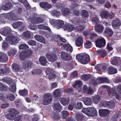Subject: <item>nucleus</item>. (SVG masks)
Instances as JSON below:
<instances>
[{"label":"nucleus","instance_id":"55","mask_svg":"<svg viewBox=\"0 0 121 121\" xmlns=\"http://www.w3.org/2000/svg\"><path fill=\"white\" fill-rule=\"evenodd\" d=\"M19 49H25L29 48V46L26 44H20L19 46Z\"/></svg>","mask_w":121,"mask_h":121},{"label":"nucleus","instance_id":"45","mask_svg":"<svg viewBox=\"0 0 121 121\" xmlns=\"http://www.w3.org/2000/svg\"><path fill=\"white\" fill-rule=\"evenodd\" d=\"M53 107L56 110H57L58 111H60L62 108V107L59 103H57L54 104Z\"/></svg>","mask_w":121,"mask_h":121},{"label":"nucleus","instance_id":"7","mask_svg":"<svg viewBox=\"0 0 121 121\" xmlns=\"http://www.w3.org/2000/svg\"><path fill=\"white\" fill-rule=\"evenodd\" d=\"M60 54L61 58L63 60L69 61L71 60L72 59V56L69 53L64 52H62Z\"/></svg>","mask_w":121,"mask_h":121},{"label":"nucleus","instance_id":"17","mask_svg":"<svg viewBox=\"0 0 121 121\" xmlns=\"http://www.w3.org/2000/svg\"><path fill=\"white\" fill-rule=\"evenodd\" d=\"M110 62L111 64L115 65L117 64L118 62L121 63V59L120 58L114 57L111 58Z\"/></svg>","mask_w":121,"mask_h":121},{"label":"nucleus","instance_id":"1","mask_svg":"<svg viewBox=\"0 0 121 121\" xmlns=\"http://www.w3.org/2000/svg\"><path fill=\"white\" fill-rule=\"evenodd\" d=\"M11 32L10 30L8 29H5L2 32V34L7 37L6 38V40L10 43L11 44L17 45L20 40L18 36L17 35H11Z\"/></svg>","mask_w":121,"mask_h":121},{"label":"nucleus","instance_id":"44","mask_svg":"<svg viewBox=\"0 0 121 121\" xmlns=\"http://www.w3.org/2000/svg\"><path fill=\"white\" fill-rule=\"evenodd\" d=\"M17 50L15 49H12L8 52V54L9 56H13L16 53Z\"/></svg>","mask_w":121,"mask_h":121},{"label":"nucleus","instance_id":"24","mask_svg":"<svg viewBox=\"0 0 121 121\" xmlns=\"http://www.w3.org/2000/svg\"><path fill=\"white\" fill-rule=\"evenodd\" d=\"M15 97L13 94H10L7 95L6 96V102L9 100L11 101H13L15 99Z\"/></svg>","mask_w":121,"mask_h":121},{"label":"nucleus","instance_id":"27","mask_svg":"<svg viewBox=\"0 0 121 121\" xmlns=\"http://www.w3.org/2000/svg\"><path fill=\"white\" fill-rule=\"evenodd\" d=\"M107 71L109 74H115L117 72V70L116 69L111 66H109L108 68Z\"/></svg>","mask_w":121,"mask_h":121},{"label":"nucleus","instance_id":"23","mask_svg":"<svg viewBox=\"0 0 121 121\" xmlns=\"http://www.w3.org/2000/svg\"><path fill=\"white\" fill-rule=\"evenodd\" d=\"M51 116V118L55 121H58L60 120V116L57 113H52Z\"/></svg>","mask_w":121,"mask_h":121},{"label":"nucleus","instance_id":"61","mask_svg":"<svg viewBox=\"0 0 121 121\" xmlns=\"http://www.w3.org/2000/svg\"><path fill=\"white\" fill-rule=\"evenodd\" d=\"M83 117V116L82 114H78L76 117V119H77L78 121H80L82 120Z\"/></svg>","mask_w":121,"mask_h":121},{"label":"nucleus","instance_id":"8","mask_svg":"<svg viewBox=\"0 0 121 121\" xmlns=\"http://www.w3.org/2000/svg\"><path fill=\"white\" fill-rule=\"evenodd\" d=\"M29 18L31 22L33 23H39L44 22L43 19L42 18L39 17H35L34 16H30Z\"/></svg>","mask_w":121,"mask_h":121},{"label":"nucleus","instance_id":"15","mask_svg":"<svg viewBox=\"0 0 121 121\" xmlns=\"http://www.w3.org/2000/svg\"><path fill=\"white\" fill-rule=\"evenodd\" d=\"M63 29L65 30H67L70 32L73 30L74 27L73 25L70 23H68L64 24L63 27Z\"/></svg>","mask_w":121,"mask_h":121},{"label":"nucleus","instance_id":"63","mask_svg":"<svg viewBox=\"0 0 121 121\" xmlns=\"http://www.w3.org/2000/svg\"><path fill=\"white\" fill-rule=\"evenodd\" d=\"M82 103L81 102H78L77 103V105L76 109H81L82 107Z\"/></svg>","mask_w":121,"mask_h":121},{"label":"nucleus","instance_id":"56","mask_svg":"<svg viewBox=\"0 0 121 121\" xmlns=\"http://www.w3.org/2000/svg\"><path fill=\"white\" fill-rule=\"evenodd\" d=\"M53 94L55 97H57L60 96L61 93L58 89H56L54 91Z\"/></svg>","mask_w":121,"mask_h":121},{"label":"nucleus","instance_id":"18","mask_svg":"<svg viewBox=\"0 0 121 121\" xmlns=\"http://www.w3.org/2000/svg\"><path fill=\"white\" fill-rule=\"evenodd\" d=\"M8 58L6 54L3 52H0V61L6 62L8 60Z\"/></svg>","mask_w":121,"mask_h":121},{"label":"nucleus","instance_id":"51","mask_svg":"<svg viewBox=\"0 0 121 121\" xmlns=\"http://www.w3.org/2000/svg\"><path fill=\"white\" fill-rule=\"evenodd\" d=\"M31 34L30 31H26L23 34L24 37L27 39L29 38H30Z\"/></svg>","mask_w":121,"mask_h":121},{"label":"nucleus","instance_id":"46","mask_svg":"<svg viewBox=\"0 0 121 121\" xmlns=\"http://www.w3.org/2000/svg\"><path fill=\"white\" fill-rule=\"evenodd\" d=\"M61 115L62 118L65 119L69 115V113L67 111L64 110L62 111Z\"/></svg>","mask_w":121,"mask_h":121},{"label":"nucleus","instance_id":"60","mask_svg":"<svg viewBox=\"0 0 121 121\" xmlns=\"http://www.w3.org/2000/svg\"><path fill=\"white\" fill-rule=\"evenodd\" d=\"M28 43L29 45L33 46L35 45L36 44V42L35 41L32 40L29 41Z\"/></svg>","mask_w":121,"mask_h":121},{"label":"nucleus","instance_id":"20","mask_svg":"<svg viewBox=\"0 0 121 121\" xmlns=\"http://www.w3.org/2000/svg\"><path fill=\"white\" fill-rule=\"evenodd\" d=\"M39 61L40 64L43 66L46 65L48 63L46 57L44 56H41L39 59Z\"/></svg>","mask_w":121,"mask_h":121},{"label":"nucleus","instance_id":"31","mask_svg":"<svg viewBox=\"0 0 121 121\" xmlns=\"http://www.w3.org/2000/svg\"><path fill=\"white\" fill-rule=\"evenodd\" d=\"M121 23L120 21L118 19L114 20L112 22V25L114 27H117L120 25Z\"/></svg>","mask_w":121,"mask_h":121},{"label":"nucleus","instance_id":"11","mask_svg":"<svg viewBox=\"0 0 121 121\" xmlns=\"http://www.w3.org/2000/svg\"><path fill=\"white\" fill-rule=\"evenodd\" d=\"M113 33V32L111 28L108 27L105 28L103 34L107 37H110L112 36Z\"/></svg>","mask_w":121,"mask_h":121},{"label":"nucleus","instance_id":"49","mask_svg":"<svg viewBox=\"0 0 121 121\" xmlns=\"http://www.w3.org/2000/svg\"><path fill=\"white\" fill-rule=\"evenodd\" d=\"M32 63L31 61H25L23 63V66L24 68H27L30 67Z\"/></svg>","mask_w":121,"mask_h":121},{"label":"nucleus","instance_id":"13","mask_svg":"<svg viewBox=\"0 0 121 121\" xmlns=\"http://www.w3.org/2000/svg\"><path fill=\"white\" fill-rule=\"evenodd\" d=\"M8 16L10 18L11 21H16L19 20V16L13 12V11H11L8 13Z\"/></svg>","mask_w":121,"mask_h":121},{"label":"nucleus","instance_id":"9","mask_svg":"<svg viewBox=\"0 0 121 121\" xmlns=\"http://www.w3.org/2000/svg\"><path fill=\"white\" fill-rule=\"evenodd\" d=\"M44 98L45 99L43 101V103L44 105H48L51 102L52 98L50 94H46L44 96Z\"/></svg>","mask_w":121,"mask_h":121},{"label":"nucleus","instance_id":"52","mask_svg":"<svg viewBox=\"0 0 121 121\" xmlns=\"http://www.w3.org/2000/svg\"><path fill=\"white\" fill-rule=\"evenodd\" d=\"M52 14L53 16L58 17L60 15V13L56 10H54L52 12Z\"/></svg>","mask_w":121,"mask_h":121},{"label":"nucleus","instance_id":"54","mask_svg":"<svg viewBox=\"0 0 121 121\" xmlns=\"http://www.w3.org/2000/svg\"><path fill=\"white\" fill-rule=\"evenodd\" d=\"M9 46V44L7 42L4 41L3 42L2 45V47L4 50H5Z\"/></svg>","mask_w":121,"mask_h":121},{"label":"nucleus","instance_id":"3","mask_svg":"<svg viewBox=\"0 0 121 121\" xmlns=\"http://www.w3.org/2000/svg\"><path fill=\"white\" fill-rule=\"evenodd\" d=\"M82 112L89 117H94L97 115L96 110L94 108H84L82 110Z\"/></svg>","mask_w":121,"mask_h":121},{"label":"nucleus","instance_id":"43","mask_svg":"<svg viewBox=\"0 0 121 121\" xmlns=\"http://www.w3.org/2000/svg\"><path fill=\"white\" fill-rule=\"evenodd\" d=\"M76 30H78L80 32H82L84 30V27L82 25H81L80 24H78V22H76Z\"/></svg>","mask_w":121,"mask_h":121},{"label":"nucleus","instance_id":"62","mask_svg":"<svg viewBox=\"0 0 121 121\" xmlns=\"http://www.w3.org/2000/svg\"><path fill=\"white\" fill-rule=\"evenodd\" d=\"M25 52L28 57H30L32 54V51L30 50H27L26 52L25 51Z\"/></svg>","mask_w":121,"mask_h":121},{"label":"nucleus","instance_id":"33","mask_svg":"<svg viewBox=\"0 0 121 121\" xmlns=\"http://www.w3.org/2000/svg\"><path fill=\"white\" fill-rule=\"evenodd\" d=\"M64 25V22L60 20H58L57 21L56 27L58 29L62 27Z\"/></svg>","mask_w":121,"mask_h":121},{"label":"nucleus","instance_id":"12","mask_svg":"<svg viewBox=\"0 0 121 121\" xmlns=\"http://www.w3.org/2000/svg\"><path fill=\"white\" fill-rule=\"evenodd\" d=\"M96 46L99 48L104 47L105 43V40L103 38L98 39L95 42Z\"/></svg>","mask_w":121,"mask_h":121},{"label":"nucleus","instance_id":"41","mask_svg":"<svg viewBox=\"0 0 121 121\" xmlns=\"http://www.w3.org/2000/svg\"><path fill=\"white\" fill-rule=\"evenodd\" d=\"M19 93L20 95L25 96L28 95V91L25 89L22 90H20L19 91Z\"/></svg>","mask_w":121,"mask_h":121},{"label":"nucleus","instance_id":"25","mask_svg":"<svg viewBox=\"0 0 121 121\" xmlns=\"http://www.w3.org/2000/svg\"><path fill=\"white\" fill-rule=\"evenodd\" d=\"M60 100L61 103L64 106L68 105L69 102V99L68 98H62Z\"/></svg>","mask_w":121,"mask_h":121},{"label":"nucleus","instance_id":"64","mask_svg":"<svg viewBox=\"0 0 121 121\" xmlns=\"http://www.w3.org/2000/svg\"><path fill=\"white\" fill-rule=\"evenodd\" d=\"M45 72L47 75H49L52 74V69L49 68H48L46 69Z\"/></svg>","mask_w":121,"mask_h":121},{"label":"nucleus","instance_id":"38","mask_svg":"<svg viewBox=\"0 0 121 121\" xmlns=\"http://www.w3.org/2000/svg\"><path fill=\"white\" fill-rule=\"evenodd\" d=\"M92 98L94 102L96 104L98 103L101 99L99 95H96L93 96Z\"/></svg>","mask_w":121,"mask_h":121},{"label":"nucleus","instance_id":"47","mask_svg":"<svg viewBox=\"0 0 121 121\" xmlns=\"http://www.w3.org/2000/svg\"><path fill=\"white\" fill-rule=\"evenodd\" d=\"M22 22L19 21L14 23L12 24V26L14 28L16 29L20 27L22 25Z\"/></svg>","mask_w":121,"mask_h":121},{"label":"nucleus","instance_id":"40","mask_svg":"<svg viewBox=\"0 0 121 121\" xmlns=\"http://www.w3.org/2000/svg\"><path fill=\"white\" fill-rule=\"evenodd\" d=\"M8 87L4 84L0 82V90L1 91H8Z\"/></svg>","mask_w":121,"mask_h":121},{"label":"nucleus","instance_id":"35","mask_svg":"<svg viewBox=\"0 0 121 121\" xmlns=\"http://www.w3.org/2000/svg\"><path fill=\"white\" fill-rule=\"evenodd\" d=\"M91 20L93 23L96 24L99 23V19L97 16L95 14L92 15L91 16Z\"/></svg>","mask_w":121,"mask_h":121},{"label":"nucleus","instance_id":"58","mask_svg":"<svg viewBox=\"0 0 121 121\" xmlns=\"http://www.w3.org/2000/svg\"><path fill=\"white\" fill-rule=\"evenodd\" d=\"M0 99L2 101L4 102H6V96H4V94L2 93H0Z\"/></svg>","mask_w":121,"mask_h":121},{"label":"nucleus","instance_id":"37","mask_svg":"<svg viewBox=\"0 0 121 121\" xmlns=\"http://www.w3.org/2000/svg\"><path fill=\"white\" fill-rule=\"evenodd\" d=\"M84 103L86 105H90L92 103V100L90 98H86L84 99Z\"/></svg>","mask_w":121,"mask_h":121},{"label":"nucleus","instance_id":"34","mask_svg":"<svg viewBox=\"0 0 121 121\" xmlns=\"http://www.w3.org/2000/svg\"><path fill=\"white\" fill-rule=\"evenodd\" d=\"M13 70L17 72L20 71L21 68L20 67L17 63L13 64L12 65Z\"/></svg>","mask_w":121,"mask_h":121},{"label":"nucleus","instance_id":"16","mask_svg":"<svg viewBox=\"0 0 121 121\" xmlns=\"http://www.w3.org/2000/svg\"><path fill=\"white\" fill-rule=\"evenodd\" d=\"M99 115L102 117L108 116L110 113V111L107 109H100L99 111Z\"/></svg>","mask_w":121,"mask_h":121},{"label":"nucleus","instance_id":"22","mask_svg":"<svg viewBox=\"0 0 121 121\" xmlns=\"http://www.w3.org/2000/svg\"><path fill=\"white\" fill-rule=\"evenodd\" d=\"M34 38L36 40L39 42L44 44L46 43L44 38L39 35H35Z\"/></svg>","mask_w":121,"mask_h":121},{"label":"nucleus","instance_id":"26","mask_svg":"<svg viewBox=\"0 0 121 121\" xmlns=\"http://www.w3.org/2000/svg\"><path fill=\"white\" fill-rule=\"evenodd\" d=\"M63 47L67 52H72L73 48L70 44H65L63 45Z\"/></svg>","mask_w":121,"mask_h":121},{"label":"nucleus","instance_id":"57","mask_svg":"<svg viewBox=\"0 0 121 121\" xmlns=\"http://www.w3.org/2000/svg\"><path fill=\"white\" fill-rule=\"evenodd\" d=\"M97 34L94 32H90L89 33V36L91 39H93L94 37L96 36Z\"/></svg>","mask_w":121,"mask_h":121},{"label":"nucleus","instance_id":"48","mask_svg":"<svg viewBox=\"0 0 121 121\" xmlns=\"http://www.w3.org/2000/svg\"><path fill=\"white\" fill-rule=\"evenodd\" d=\"M81 15L83 17L86 18L89 17L88 12L85 10H83L81 13Z\"/></svg>","mask_w":121,"mask_h":121},{"label":"nucleus","instance_id":"21","mask_svg":"<svg viewBox=\"0 0 121 121\" xmlns=\"http://www.w3.org/2000/svg\"><path fill=\"white\" fill-rule=\"evenodd\" d=\"M61 11L62 14L65 16L69 15L70 13V10L68 8H63L61 9Z\"/></svg>","mask_w":121,"mask_h":121},{"label":"nucleus","instance_id":"32","mask_svg":"<svg viewBox=\"0 0 121 121\" xmlns=\"http://www.w3.org/2000/svg\"><path fill=\"white\" fill-rule=\"evenodd\" d=\"M83 43V41L82 37L79 36L76 39V46L79 47L82 45Z\"/></svg>","mask_w":121,"mask_h":121},{"label":"nucleus","instance_id":"14","mask_svg":"<svg viewBox=\"0 0 121 121\" xmlns=\"http://www.w3.org/2000/svg\"><path fill=\"white\" fill-rule=\"evenodd\" d=\"M95 31L97 33H102L104 29V27L103 25L100 24H96L94 27Z\"/></svg>","mask_w":121,"mask_h":121},{"label":"nucleus","instance_id":"5","mask_svg":"<svg viewBox=\"0 0 121 121\" xmlns=\"http://www.w3.org/2000/svg\"><path fill=\"white\" fill-rule=\"evenodd\" d=\"M7 66L6 64L0 65V74L1 75H4L10 72V68L7 67Z\"/></svg>","mask_w":121,"mask_h":121},{"label":"nucleus","instance_id":"4","mask_svg":"<svg viewBox=\"0 0 121 121\" xmlns=\"http://www.w3.org/2000/svg\"><path fill=\"white\" fill-rule=\"evenodd\" d=\"M100 16L102 19H111L114 17L115 14L112 12H109L107 11L104 10L100 12Z\"/></svg>","mask_w":121,"mask_h":121},{"label":"nucleus","instance_id":"42","mask_svg":"<svg viewBox=\"0 0 121 121\" xmlns=\"http://www.w3.org/2000/svg\"><path fill=\"white\" fill-rule=\"evenodd\" d=\"M20 57L21 60H24L26 58L28 57L25 53V51H23L20 53Z\"/></svg>","mask_w":121,"mask_h":121},{"label":"nucleus","instance_id":"29","mask_svg":"<svg viewBox=\"0 0 121 121\" xmlns=\"http://www.w3.org/2000/svg\"><path fill=\"white\" fill-rule=\"evenodd\" d=\"M51 38L52 41L57 42L60 40L61 36L59 35H53L51 36Z\"/></svg>","mask_w":121,"mask_h":121},{"label":"nucleus","instance_id":"6","mask_svg":"<svg viewBox=\"0 0 121 121\" xmlns=\"http://www.w3.org/2000/svg\"><path fill=\"white\" fill-rule=\"evenodd\" d=\"M96 81L95 80H94L92 82V84L95 86L98 83H100L103 82L109 83L110 82L109 79L106 77H104L102 78L99 77L97 79Z\"/></svg>","mask_w":121,"mask_h":121},{"label":"nucleus","instance_id":"30","mask_svg":"<svg viewBox=\"0 0 121 121\" xmlns=\"http://www.w3.org/2000/svg\"><path fill=\"white\" fill-rule=\"evenodd\" d=\"M9 112L14 117L18 114V112L16 109L13 108L10 109L9 110Z\"/></svg>","mask_w":121,"mask_h":121},{"label":"nucleus","instance_id":"59","mask_svg":"<svg viewBox=\"0 0 121 121\" xmlns=\"http://www.w3.org/2000/svg\"><path fill=\"white\" fill-rule=\"evenodd\" d=\"M57 56L55 54H52V56L51 57V59L49 60L53 62V61H55L57 58Z\"/></svg>","mask_w":121,"mask_h":121},{"label":"nucleus","instance_id":"10","mask_svg":"<svg viewBox=\"0 0 121 121\" xmlns=\"http://www.w3.org/2000/svg\"><path fill=\"white\" fill-rule=\"evenodd\" d=\"M100 104L102 107H114L115 103L113 101L107 102L104 101L101 102Z\"/></svg>","mask_w":121,"mask_h":121},{"label":"nucleus","instance_id":"50","mask_svg":"<svg viewBox=\"0 0 121 121\" xmlns=\"http://www.w3.org/2000/svg\"><path fill=\"white\" fill-rule=\"evenodd\" d=\"M73 89L71 87H70L65 89L64 90V92L69 95H71L73 94Z\"/></svg>","mask_w":121,"mask_h":121},{"label":"nucleus","instance_id":"39","mask_svg":"<svg viewBox=\"0 0 121 121\" xmlns=\"http://www.w3.org/2000/svg\"><path fill=\"white\" fill-rule=\"evenodd\" d=\"M42 73V71L40 69H35L32 70L31 74L34 75H39Z\"/></svg>","mask_w":121,"mask_h":121},{"label":"nucleus","instance_id":"28","mask_svg":"<svg viewBox=\"0 0 121 121\" xmlns=\"http://www.w3.org/2000/svg\"><path fill=\"white\" fill-rule=\"evenodd\" d=\"M12 6L13 5L12 3L10 2H9L8 3H6L5 5L2 6V9L5 11L10 9Z\"/></svg>","mask_w":121,"mask_h":121},{"label":"nucleus","instance_id":"19","mask_svg":"<svg viewBox=\"0 0 121 121\" xmlns=\"http://www.w3.org/2000/svg\"><path fill=\"white\" fill-rule=\"evenodd\" d=\"M39 5L40 7L44 9H45L47 8L50 9L52 7V6L51 5L45 2H40L39 4Z\"/></svg>","mask_w":121,"mask_h":121},{"label":"nucleus","instance_id":"53","mask_svg":"<svg viewBox=\"0 0 121 121\" xmlns=\"http://www.w3.org/2000/svg\"><path fill=\"white\" fill-rule=\"evenodd\" d=\"M92 44L90 41H87L84 45L85 47L86 48H89L92 47Z\"/></svg>","mask_w":121,"mask_h":121},{"label":"nucleus","instance_id":"2","mask_svg":"<svg viewBox=\"0 0 121 121\" xmlns=\"http://www.w3.org/2000/svg\"><path fill=\"white\" fill-rule=\"evenodd\" d=\"M76 59L79 62L83 64L87 63L90 60L89 56L84 54H77L76 55Z\"/></svg>","mask_w":121,"mask_h":121},{"label":"nucleus","instance_id":"36","mask_svg":"<svg viewBox=\"0 0 121 121\" xmlns=\"http://www.w3.org/2000/svg\"><path fill=\"white\" fill-rule=\"evenodd\" d=\"M98 54L102 57H104L107 55V53L105 50L104 49L99 50L97 51Z\"/></svg>","mask_w":121,"mask_h":121}]
</instances>
